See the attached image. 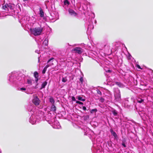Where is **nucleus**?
I'll return each mask as SVG.
<instances>
[{
    "mask_svg": "<svg viewBox=\"0 0 153 153\" xmlns=\"http://www.w3.org/2000/svg\"><path fill=\"white\" fill-rule=\"evenodd\" d=\"M71 99H72V100L73 101H75L76 100L75 99V98L74 97V96H72L71 97Z\"/></svg>",
    "mask_w": 153,
    "mask_h": 153,
    "instance_id": "cd10ccee",
    "label": "nucleus"
},
{
    "mask_svg": "<svg viewBox=\"0 0 153 153\" xmlns=\"http://www.w3.org/2000/svg\"><path fill=\"white\" fill-rule=\"evenodd\" d=\"M48 42L47 39L46 40V39H45L43 42V43L45 44V45H48Z\"/></svg>",
    "mask_w": 153,
    "mask_h": 153,
    "instance_id": "f3484780",
    "label": "nucleus"
},
{
    "mask_svg": "<svg viewBox=\"0 0 153 153\" xmlns=\"http://www.w3.org/2000/svg\"><path fill=\"white\" fill-rule=\"evenodd\" d=\"M85 118L86 119H89V116L88 115H87V116H85Z\"/></svg>",
    "mask_w": 153,
    "mask_h": 153,
    "instance_id": "c9c22d12",
    "label": "nucleus"
},
{
    "mask_svg": "<svg viewBox=\"0 0 153 153\" xmlns=\"http://www.w3.org/2000/svg\"><path fill=\"white\" fill-rule=\"evenodd\" d=\"M39 10L40 12L39 14L40 16L41 17H43L44 16V12L41 8L40 7Z\"/></svg>",
    "mask_w": 153,
    "mask_h": 153,
    "instance_id": "423d86ee",
    "label": "nucleus"
},
{
    "mask_svg": "<svg viewBox=\"0 0 153 153\" xmlns=\"http://www.w3.org/2000/svg\"><path fill=\"white\" fill-rule=\"evenodd\" d=\"M40 102V100L37 96H36L34 97L32 100L33 103L36 106L39 105Z\"/></svg>",
    "mask_w": 153,
    "mask_h": 153,
    "instance_id": "20e7f679",
    "label": "nucleus"
},
{
    "mask_svg": "<svg viewBox=\"0 0 153 153\" xmlns=\"http://www.w3.org/2000/svg\"><path fill=\"white\" fill-rule=\"evenodd\" d=\"M97 109H92L91 110V113H92L93 112H96L97 111Z\"/></svg>",
    "mask_w": 153,
    "mask_h": 153,
    "instance_id": "a878e982",
    "label": "nucleus"
},
{
    "mask_svg": "<svg viewBox=\"0 0 153 153\" xmlns=\"http://www.w3.org/2000/svg\"><path fill=\"white\" fill-rule=\"evenodd\" d=\"M76 103L77 104H81V105H82L83 104V102H81L79 101H77L76 102Z\"/></svg>",
    "mask_w": 153,
    "mask_h": 153,
    "instance_id": "393cba45",
    "label": "nucleus"
},
{
    "mask_svg": "<svg viewBox=\"0 0 153 153\" xmlns=\"http://www.w3.org/2000/svg\"><path fill=\"white\" fill-rule=\"evenodd\" d=\"M72 52H74L75 53H77L79 54H81L82 53V49L79 47H76L74 48L72 50Z\"/></svg>",
    "mask_w": 153,
    "mask_h": 153,
    "instance_id": "7ed1b4c3",
    "label": "nucleus"
},
{
    "mask_svg": "<svg viewBox=\"0 0 153 153\" xmlns=\"http://www.w3.org/2000/svg\"><path fill=\"white\" fill-rule=\"evenodd\" d=\"M97 93L100 94V95H102V94L101 91H100L99 90H97Z\"/></svg>",
    "mask_w": 153,
    "mask_h": 153,
    "instance_id": "4be33fe9",
    "label": "nucleus"
},
{
    "mask_svg": "<svg viewBox=\"0 0 153 153\" xmlns=\"http://www.w3.org/2000/svg\"><path fill=\"white\" fill-rule=\"evenodd\" d=\"M122 144V146H123L124 147H126V145L124 142L123 141V142Z\"/></svg>",
    "mask_w": 153,
    "mask_h": 153,
    "instance_id": "c85d7f7f",
    "label": "nucleus"
},
{
    "mask_svg": "<svg viewBox=\"0 0 153 153\" xmlns=\"http://www.w3.org/2000/svg\"><path fill=\"white\" fill-rule=\"evenodd\" d=\"M6 5H7L6 6H7V8H8V7H9V4H7L6 3Z\"/></svg>",
    "mask_w": 153,
    "mask_h": 153,
    "instance_id": "e433bc0d",
    "label": "nucleus"
},
{
    "mask_svg": "<svg viewBox=\"0 0 153 153\" xmlns=\"http://www.w3.org/2000/svg\"><path fill=\"white\" fill-rule=\"evenodd\" d=\"M79 80L80 81V82L82 83L83 82V78H82V77H81L80 79H79Z\"/></svg>",
    "mask_w": 153,
    "mask_h": 153,
    "instance_id": "bb28decb",
    "label": "nucleus"
},
{
    "mask_svg": "<svg viewBox=\"0 0 153 153\" xmlns=\"http://www.w3.org/2000/svg\"><path fill=\"white\" fill-rule=\"evenodd\" d=\"M115 83L116 85H118L120 88H123L124 87V85L120 82H116Z\"/></svg>",
    "mask_w": 153,
    "mask_h": 153,
    "instance_id": "0eeeda50",
    "label": "nucleus"
},
{
    "mask_svg": "<svg viewBox=\"0 0 153 153\" xmlns=\"http://www.w3.org/2000/svg\"><path fill=\"white\" fill-rule=\"evenodd\" d=\"M49 101L52 104H53L54 103L55 101L53 98L52 97H51L50 98Z\"/></svg>",
    "mask_w": 153,
    "mask_h": 153,
    "instance_id": "f8f14e48",
    "label": "nucleus"
},
{
    "mask_svg": "<svg viewBox=\"0 0 153 153\" xmlns=\"http://www.w3.org/2000/svg\"><path fill=\"white\" fill-rule=\"evenodd\" d=\"M20 90L25 91L26 90V88H20Z\"/></svg>",
    "mask_w": 153,
    "mask_h": 153,
    "instance_id": "f704fd0d",
    "label": "nucleus"
},
{
    "mask_svg": "<svg viewBox=\"0 0 153 153\" xmlns=\"http://www.w3.org/2000/svg\"><path fill=\"white\" fill-rule=\"evenodd\" d=\"M111 71L110 70H108V72H111Z\"/></svg>",
    "mask_w": 153,
    "mask_h": 153,
    "instance_id": "4c0bfd02",
    "label": "nucleus"
},
{
    "mask_svg": "<svg viewBox=\"0 0 153 153\" xmlns=\"http://www.w3.org/2000/svg\"><path fill=\"white\" fill-rule=\"evenodd\" d=\"M53 59H54V58H52L51 59H50L48 61L47 63H49V62H50Z\"/></svg>",
    "mask_w": 153,
    "mask_h": 153,
    "instance_id": "c756f323",
    "label": "nucleus"
},
{
    "mask_svg": "<svg viewBox=\"0 0 153 153\" xmlns=\"http://www.w3.org/2000/svg\"><path fill=\"white\" fill-rule=\"evenodd\" d=\"M42 28L36 27L30 28V31L31 33L35 36H39L41 35L43 31Z\"/></svg>",
    "mask_w": 153,
    "mask_h": 153,
    "instance_id": "f257e3e1",
    "label": "nucleus"
},
{
    "mask_svg": "<svg viewBox=\"0 0 153 153\" xmlns=\"http://www.w3.org/2000/svg\"><path fill=\"white\" fill-rule=\"evenodd\" d=\"M78 99L79 100L82 101H85V100L84 99H82V97L80 96H79L78 97Z\"/></svg>",
    "mask_w": 153,
    "mask_h": 153,
    "instance_id": "2eb2a0df",
    "label": "nucleus"
},
{
    "mask_svg": "<svg viewBox=\"0 0 153 153\" xmlns=\"http://www.w3.org/2000/svg\"><path fill=\"white\" fill-rule=\"evenodd\" d=\"M99 101L101 102H104V101H105V99L104 98H103L102 97H101L99 100Z\"/></svg>",
    "mask_w": 153,
    "mask_h": 153,
    "instance_id": "aec40b11",
    "label": "nucleus"
},
{
    "mask_svg": "<svg viewBox=\"0 0 153 153\" xmlns=\"http://www.w3.org/2000/svg\"><path fill=\"white\" fill-rule=\"evenodd\" d=\"M36 78V79L35 80V81L36 83H37L38 82L39 80L38 78Z\"/></svg>",
    "mask_w": 153,
    "mask_h": 153,
    "instance_id": "2f4dec72",
    "label": "nucleus"
},
{
    "mask_svg": "<svg viewBox=\"0 0 153 153\" xmlns=\"http://www.w3.org/2000/svg\"><path fill=\"white\" fill-rule=\"evenodd\" d=\"M51 110L53 111H55L56 110V106L52 104L51 108Z\"/></svg>",
    "mask_w": 153,
    "mask_h": 153,
    "instance_id": "ddd939ff",
    "label": "nucleus"
},
{
    "mask_svg": "<svg viewBox=\"0 0 153 153\" xmlns=\"http://www.w3.org/2000/svg\"><path fill=\"white\" fill-rule=\"evenodd\" d=\"M143 101H144V100L143 99H140V100H137L138 102L140 103H142Z\"/></svg>",
    "mask_w": 153,
    "mask_h": 153,
    "instance_id": "5701e85b",
    "label": "nucleus"
},
{
    "mask_svg": "<svg viewBox=\"0 0 153 153\" xmlns=\"http://www.w3.org/2000/svg\"><path fill=\"white\" fill-rule=\"evenodd\" d=\"M51 65H47L44 68H45L46 69H47V68L50 66Z\"/></svg>",
    "mask_w": 153,
    "mask_h": 153,
    "instance_id": "473e14b6",
    "label": "nucleus"
},
{
    "mask_svg": "<svg viewBox=\"0 0 153 153\" xmlns=\"http://www.w3.org/2000/svg\"><path fill=\"white\" fill-rule=\"evenodd\" d=\"M111 134L113 136H114V137H117V135L116 133H115V132L113 130H112L111 131Z\"/></svg>",
    "mask_w": 153,
    "mask_h": 153,
    "instance_id": "1a4fd4ad",
    "label": "nucleus"
},
{
    "mask_svg": "<svg viewBox=\"0 0 153 153\" xmlns=\"http://www.w3.org/2000/svg\"><path fill=\"white\" fill-rule=\"evenodd\" d=\"M6 4H5V5H3L2 7V8L3 9L5 10H7V9H8V8H7Z\"/></svg>",
    "mask_w": 153,
    "mask_h": 153,
    "instance_id": "a211bd4d",
    "label": "nucleus"
},
{
    "mask_svg": "<svg viewBox=\"0 0 153 153\" xmlns=\"http://www.w3.org/2000/svg\"><path fill=\"white\" fill-rule=\"evenodd\" d=\"M68 11L69 13L71 15L76 16L77 15V13L72 9H69Z\"/></svg>",
    "mask_w": 153,
    "mask_h": 153,
    "instance_id": "39448f33",
    "label": "nucleus"
},
{
    "mask_svg": "<svg viewBox=\"0 0 153 153\" xmlns=\"http://www.w3.org/2000/svg\"><path fill=\"white\" fill-rule=\"evenodd\" d=\"M8 8L11 10H12L13 9V6H12L11 4L10 3H9V6Z\"/></svg>",
    "mask_w": 153,
    "mask_h": 153,
    "instance_id": "412c9836",
    "label": "nucleus"
},
{
    "mask_svg": "<svg viewBox=\"0 0 153 153\" xmlns=\"http://www.w3.org/2000/svg\"><path fill=\"white\" fill-rule=\"evenodd\" d=\"M64 3L65 5H67V6H68L70 4L68 0H64Z\"/></svg>",
    "mask_w": 153,
    "mask_h": 153,
    "instance_id": "9d476101",
    "label": "nucleus"
},
{
    "mask_svg": "<svg viewBox=\"0 0 153 153\" xmlns=\"http://www.w3.org/2000/svg\"><path fill=\"white\" fill-rule=\"evenodd\" d=\"M27 83L28 84L30 85H32V80L31 79H27Z\"/></svg>",
    "mask_w": 153,
    "mask_h": 153,
    "instance_id": "4468645a",
    "label": "nucleus"
},
{
    "mask_svg": "<svg viewBox=\"0 0 153 153\" xmlns=\"http://www.w3.org/2000/svg\"><path fill=\"white\" fill-rule=\"evenodd\" d=\"M68 80V79L66 77H63L62 79V81L63 82H65Z\"/></svg>",
    "mask_w": 153,
    "mask_h": 153,
    "instance_id": "dca6fc26",
    "label": "nucleus"
},
{
    "mask_svg": "<svg viewBox=\"0 0 153 153\" xmlns=\"http://www.w3.org/2000/svg\"><path fill=\"white\" fill-rule=\"evenodd\" d=\"M137 67L139 69H142V68H141L140 65H137Z\"/></svg>",
    "mask_w": 153,
    "mask_h": 153,
    "instance_id": "7c9ffc66",
    "label": "nucleus"
},
{
    "mask_svg": "<svg viewBox=\"0 0 153 153\" xmlns=\"http://www.w3.org/2000/svg\"><path fill=\"white\" fill-rule=\"evenodd\" d=\"M47 83L48 82L46 81H45L44 82H43L42 84V87L40 89H42L43 88H44L45 86L47 85Z\"/></svg>",
    "mask_w": 153,
    "mask_h": 153,
    "instance_id": "6e6552de",
    "label": "nucleus"
},
{
    "mask_svg": "<svg viewBox=\"0 0 153 153\" xmlns=\"http://www.w3.org/2000/svg\"><path fill=\"white\" fill-rule=\"evenodd\" d=\"M112 112L114 115L115 116H116L117 114V111L115 110H114Z\"/></svg>",
    "mask_w": 153,
    "mask_h": 153,
    "instance_id": "6ab92c4d",
    "label": "nucleus"
},
{
    "mask_svg": "<svg viewBox=\"0 0 153 153\" xmlns=\"http://www.w3.org/2000/svg\"><path fill=\"white\" fill-rule=\"evenodd\" d=\"M115 100L116 101H119L121 100V94L120 90L114 94Z\"/></svg>",
    "mask_w": 153,
    "mask_h": 153,
    "instance_id": "f03ea898",
    "label": "nucleus"
},
{
    "mask_svg": "<svg viewBox=\"0 0 153 153\" xmlns=\"http://www.w3.org/2000/svg\"><path fill=\"white\" fill-rule=\"evenodd\" d=\"M34 76L35 78H38L39 74L37 71H35L34 73Z\"/></svg>",
    "mask_w": 153,
    "mask_h": 153,
    "instance_id": "9b49d317",
    "label": "nucleus"
},
{
    "mask_svg": "<svg viewBox=\"0 0 153 153\" xmlns=\"http://www.w3.org/2000/svg\"><path fill=\"white\" fill-rule=\"evenodd\" d=\"M46 70H47V69L45 68H44V69H43V70H42V73L43 74H45V73Z\"/></svg>",
    "mask_w": 153,
    "mask_h": 153,
    "instance_id": "b1692460",
    "label": "nucleus"
},
{
    "mask_svg": "<svg viewBox=\"0 0 153 153\" xmlns=\"http://www.w3.org/2000/svg\"><path fill=\"white\" fill-rule=\"evenodd\" d=\"M84 111H86V108L84 106L82 107Z\"/></svg>",
    "mask_w": 153,
    "mask_h": 153,
    "instance_id": "72a5a7b5",
    "label": "nucleus"
}]
</instances>
